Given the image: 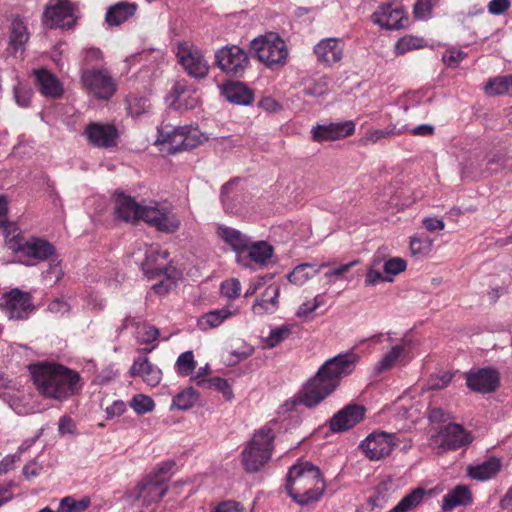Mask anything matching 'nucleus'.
I'll use <instances>...</instances> for the list:
<instances>
[{
	"label": "nucleus",
	"mask_w": 512,
	"mask_h": 512,
	"mask_svg": "<svg viewBox=\"0 0 512 512\" xmlns=\"http://www.w3.org/2000/svg\"><path fill=\"white\" fill-rule=\"evenodd\" d=\"M358 359L356 354L346 353L326 361L300 391L297 397L298 402L308 408L318 405L336 389L343 376L354 370Z\"/></svg>",
	"instance_id": "f257e3e1"
},
{
	"label": "nucleus",
	"mask_w": 512,
	"mask_h": 512,
	"mask_svg": "<svg viewBox=\"0 0 512 512\" xmlns=\"http://www.w3.org/2000/svg\"><path fill=\"white\" fill-rule=\"evenodd\" d=\"M32 375L42 395L60 401L78 394L83 387L80 374L61 364L38 365Z\"/></svg>",
	"instance_id": "f03ea898"
},
{
	"label": "nucleus",
	"mask_w": 512,
	"mask_h": 512,
	"mask_svg": "<svg viewBox=\"0 0 512 512\" xmlns=\"http://www.w3.org/2000/svg\"><path fill=\"white\" fill-rule=\"evenodd\" d=\"M285 488L297 504L304 506L318 501L326 485L317 466L307 461H298L287 472Z\"/></svg>",
	"instance_id": "7ed1b4c3"
},
{
	"label": "nucleus",
	"mask_w": 512,
	"mask_h": 512,
	"mask_svg": "<svg viewBox=\"0 0 512 512\" xmlns=\"http://www.w3.org/2000/svg\"><path fill=\"white\" fill-rule=\"evenodd\" d=\"M6 246L13 253L18 254L19 261L26 266H33L56 256V247L48 240L40 237L26 239L17 235L7 239Z\"/></svg>",
	"instance_id": "20e7f679"
},
{
	"label": "nucleus",
	"mask_w": 512,
	"mask_h": 512,
	"mask_svg": "<svg viewBox=\"0 0 512 512\" xmlns=\"http://www.w3.org/2000/svg\"><path fill=\"white\" fill-rule=\"evenodd\" d=\"M275 434L269 427L256 431L242 452V464L247 472H257L271 458Z\"/></svg>",
	"instance_id": "39448f33"
},
{
	"label": "nucleus",
	"mask_w": 512,
	"mask_h": 512,
	"mask_svg": "<svg viewBox=\"0 0 512 512\" xmlns=\"http://www.w3.org/2000/svg\"><path fill=\"white\" fill-rule=\"evenodd\" d=\"M251 51L267 67L285 64L288 51L285 42L275 33H268L251 42Z\"/></svg>",
	"instance_id": "423d86ee"
},
{
	"label": "nucleus",
	"mask_w": 512,
	"mask_h": 512,
	"mask_svg": "<svg viewBox=\"0 0 512 512\" xmlns=\"http://www.w3.org/2000/svg\"><path fill=\"white\" fill-rule=\"evenodd\" d=\"M249 57L238 45H226L215 53V64L227 75L242 76L249 66Z\"/></svg>",
	"instance_id": "0eeeda50"
},
{
	"label": "nucleus",
	"mask_w": 512,
	"mask_h": 512,
	"mask_svg": "<svg viewBox=\"0 0 512 512\" xmlns=\"http://www.w3.org/2000/svg\"><path fill=\"white\" fill-rule=\"evenodd\" d=\"M399 445L396 434L375 431L369 434L359 445L365 456L372 461L380 460L392 452Z\"/></svg>",
	"instance_id": "6e6552de"
},
{
	"label": "nucleus",
	"mask_w": 512,
	"mask_h": 512,
	"mask_svg": "<svg viewBox=\"0 0 512 512\" xmlns=\"http://www.w3.org/2000/svg\"><path fill=\"white\" fill-rule=\"evenodd\" d=\"M75 22L74 6L68 0H52L43 12V23L50 28H71Z\"/></svg>",
	"instance_id": "1a4fd4ad"
},
{
	"label": "nucleus",
	"mask_w": 512,
	"mask_h": 512,
	"mask_svg": "<svg viewBox=\"0 0 512 512\" xmlns=\"http://www.w3.org/2000/svg\"><path fill=\"white\" fill-rule=\"evenodd\" d=\"M0 308L9 319H26L33 310L29 293L12 289L0 298Z\"/></svg>",
	"instance_id": "9d476101"
},
{
	"label": "nucleus",
	"mask_w": 512,
	"mask_h": 512,
	"mask_svg": "<svg viewBox=\"0 0 512 512\" xmlns=\"http://www.w3.org/2000/svg\"><path fill=\"white\" fill-rule=\"evenodd\" d=\"M177 57L179 63L189 76L196 79H202L207 76L209 65L199 49L180 45Z\"/></svg>",
	"instance_id": "9b49d317"
},
{
	"label": "nucleus",
	"mask_w": 512,
	"mask_h": 512,
	"mask_svg": "<svg viewBox=\"0 0 512 512\" xmlns=\"http://www.w3.org/2000/svg\"><path fill=\"white\" fill-rule=\"evenodd\" d=\"M84 136L92 146L108 149L117 146L119 134L113 124L90 122L84 130Z\"/></svg>",
	"instance_id": "f8f14e48"
},
{
	"label": "nucleus",
	"mask_w": 512,
	"mask_h": 512,
	"mask_svg": "<svg viewBox=\"0 0 512 512\" xmlns=\"http://www.w3.org/2000/svg\"><path fill=\"white\" fill-rule=\"evenodd\" d=\"M168 486L163 483V478L148 476L135 488L134 497L142 506L149 507L156 504L167 492Z\"/></svg>",
	"instance_id": "ddd939ff"
},
{
	"label": "nucleus",
	"mask_w": 512,
	"mask_h": 512,
	"mask_svg": "<svg viewBox=\"0 0 512 512\" xmlns=\"http://www.w3.org/2000/svg\"><path fill=\"white\" fill-rule=\"evenodd\" d=\"M87 90L101 99L110 98L116 90L113 79L101 70H88L82 75Z\"/></svg>",
	"instance_id": "4468645a"
},
{
	"label": "nucleus",
	"mask_w": 512,
	"mask_h": 512,
	"mask_svg": "<svg viewBox=\"0 0 512 512\" xmlns=\"http://www.w3.org/2000/svg\"><path fill=\"white\" fill-rule=\"evenodd\" d=\"M365 415V408L361 405L349 404L338 411L330 420V429L340 433L347 431L361 422Z\"/></svg>",
	"instance_id": "2eb2a0df"
},
{
	"label": "nucleus",
	"mask_w": 512,
	"mask_h": 512,
	"mask_svg": "<svg viewBox=\"0 0 512 512\" xmlns=\"http://www.w3.org/2000/svg\"><path fill=\"white\" fill-rule=\"evenodd\" d=\"M169 253L166 250H162L158 246H150L145 253V260L142 263L143 273L149 279H155L159 276L164 275L167 279L171 278L168 274V268L165 263L159 262V260L166 261Z\"/></svg>",
	"instance_id": "dca6fc26"
},
{
	"label": "nucleus",
	"mask_w": 512,
	"mask_h": 512,
	"mask_svg": "<svg viewBox=\"0 0 512 512\" xmlns=\"http://www.w3.org/2000/svg\"><path fill=\"white\" fill-rule=\"evenodd\" d=\"M355 131V123L353 121H343L330 123L327 125H317L312 128V138L314 141H334L352 135Z\"/></svg>",
	"instance_id": "f3484780"
},
{
	"label": "nucleus",
	"mask_w": 512,
	"mask_h": 512,
	"mask_svg": "<svg viewBox=\"0 0 512 512\" xmlns=\"http://www.w3.org/2000/svg\"><path fill=\"white\" fill-rule=\"evenodd\" d=\"M344 41L340 38L322 39L314 46L317 61L326 66H332L343 58Z\"/></svg>",
	"instance_id": "a211bd4d"
},
{
	"label": "nucleus",
	"mask_w": 512,
	"mask_h": 512,
	"mask_svg": "<svg viewBox=\"0 0 512 512\" xmlns=\"http://www.w3.org/2000/svg\"><path fill=\"white\" fill-rule=\"evenodd\" d=\"M372 20L382 28L395 30L403 28L408 19L401 7L383 4L372 14Z\"/></svg>",
	"instance_id": "6ab92c4d"
},
{
	"label": "nucleus",
	"mask_w": 512,
	"mask_h": 512,
	"mask_svg": "<svg viewBox=\"0 0 512 512\" xmlns=\"http://www.w3.org/2000/svg\"><path fill=\"white\" fill-rule=\"evenodd\" d=\"M467 386L476 392L490 393L499 385V374L491 368H482L467 375Z\"/></svg>",
	"instance_id": "aec40b11"
},
{
	"label": "nucleus",
	"mask_w": 512,
	"mask_h": 512,
	"mask_svg": "<svg viewBox=\"0 0 512 512\" xmlns=\"http://www.w3.org/2000/svg\"><path fill=\"white\" fill-rule=\"evenodd\" d=\"M129 373L131 377H141L151 387L157 386L162 379L161 370L152 364L147 357L136 358Z\"/></svg>",
	"instance_id": "412c9836"
},
{
	"label": "nucleus",
	"mask_w": 512,
	"mask_h": 512,
	"mask_svg": "<svg viewBox=\"0 0 512 512\" xmlns=\"http://www.w3.org/2000/svg\"><path fill=\"white\" fill-rule=\"evenodd\" d=\"M143 205L138 204L131 196L125 193L115 194L114 214L117 219L125 222L139 220Z\"/></svg>",
	"instance_id": "4be33fe9"
},
{
	"label": "nucleus",
	"mask_w": 512,
	"mask_h": 512,
	"mask_svg": "<svg viewBox=\"0 0 512 512\" xmlns=\"http://www.w3.org/2000/svg\"><path fill=\"white\" fill-rule=\"evenodd\" d=\"M35 84L38 90L44 95L58 98L63 93V87L59 79L49 70L41 68L34 70Z\"/></svg>",
	"instance_id": "5701e85b"
},
{
	"label": "nucleus",
	"mask_w": 512,
	"mask_h": 512,
	"mask_svg": "<svg viewBox=\"0 0 512 512\" xmlns=\"http://www.w3.org/2000/svg\"><path fill=\"white\" fill-rule=\"evenodd\" d=\"M442 446L447 449H458L471 442V437L465 429L455 423H450L445 426L442 431Z\"/></svg>",
	"instance_id": "b1692460"
},
{
	"label": "nucleus",
	"mask_w": 512,
	"mask_h": 512,
	"mask_svg": "<svg viewBox=\"0 0 512 512\" xmlns=\"http://www.w3.org/2000/svg\"><path fill=\"white\" fill-rule=\"evenodd\" d=\"M222 94L227 101L236 105H249L254 99V94L242 82L229 81L223 85Z\"/></svg>",
	"instance_id": "393cba45"
},
{
	"label": "nucleus",
	"mask_w": 512,
	"mask_h": 512,
	"mask_svg": "<svg viewBox=\"0 0 512 512\" xmlns=\"http://www.w3.org/2000/svg\"><path fill=\"white\" fill-rule=\"evenodd\" d=\"M280 287L276 284L269 285L259 299H256L252 311L256 315L274 313L278 309Z\"/></svg>",
	"instance_id": "a878e982"
},
{
	"label": "nucleus",
	"mask_w": 512,
	"mask_h": 512,
	"mask_svg": "<svg viewBox=\"0 0 512 512\" xmlns=\"http://www.w3.org/2000/svg\"><path fill=\"white\" fill-rule=\"evenodd\" d=\"M28 39L29 33L24 21L19 17L14 18L11 23V32L9 37V54L14 56L19 51L22 52Z\"/></svg>",
	"instance_id": "bb28decb"
},
{
	"label": "nucleus",
	"mask_w": 512,
	"mask_h": 512,
	"mask_svg": "<svg viewBox=\"0 0 512 512\" xmlns=\"http://www.w3.org/2000/svg\"><path fill=\"white\" fill-rule=\"evenodd\" d=\"M217 235L237 253L246 251L251 242L247 235L226 226H219Z\"/></svg>",
	"instance_id": "cd10ccee"
},
{
	"label": "nucleus",
	"mask_w": 512,
	"mask_h": 512,
	"mask_svg": "<svg viewBox=\"0 0 512 512\" xmlns=\"http://www.w3.org/2000/svg\"><path fill=\"white\" fill-rule=\"evenodd\" d=\"M136 10L137 6L134 3L118 2L109 7L105 20L111 26H118L131 18Z\"/></svg>",
	"instance_id": "c85d7f7f"
},
{
	"label": "nucleus",
	"mask_w": 512,
	"mask_h": 512,
	"mask_svg": "<svg viewBox=\"0 0 512 512\" xmlns=\"http://www.w3.org/2000/svg\"><path fill=\"white\" fill-rule=\"evenodd\" d=\"M237 309L232 310L230 307L215 309L203 314L198 319V327L207 331L209 329L219 327L225 320L236 314Z\"/></svg>",
	"instance_id": "c756f323"
},
{
	"label": "nucleus",
	"mask_w": 512,
	"mask_h": 512,
	"mask_svg": "<svg viewBox=\"0 0 512 512\" xmlns=\"http://www.w3.org/2000/svg\"><path fill=\"white\" fill-rule=\"evenodd\" d=\"M470 503H472L470 490L466 486L458 485L443 497L442 509L451 511L457 506H466Z\"/></svg>",
	"instance_id": "7c9ffc66"
},
{
	"label": "nucleus",
	"mask_w": 512,
	"mask_h": 512,
	"mask_svg": "<svg viewBox=\"0 0 512 512\" xmlns=\"http://www.w3.org/2000/svg\"><path fill=\"white\" fill-rule=\"evenodd\" d=\"M326 264L316 265L312 263H301L294 267L286 276L287 280L294 285L302 286L308 280L316 276Z\"/></svg>",
	"instance_id": "2f4dec72"
},
{
	"label": "nucleus",
	"mask_w": 512,
	"mask_h": 512,
	"mask_svg": "<svg viewBox=\"0 0 512 512\" xmlns=\"http://www.w3.org/2000/svg\"><path fill=\"white\" fill-rule=\"evenodd\" d=\"M235 180L225 183L221 188V202L226 213L234 214L239 211L241 203V194L236 189Z\"/></svg>",
	"instance_id": "473e14b6"
},
{
	"label": "nucleus",
	"mask_w": 512,
	"mask_h": 512,
	"mask_svg": "<svg viewBox=\"0 0 512 512\" xmlns=\"http://www.w3.org/2000/svg\"><path fill=\"white\" fill-rule=\"evenodd\" d=\"M484 155L481 153H477L471 155L466 162L464 163L461 175L463 178H469L471 180H478L480 178L487 177L485 171V164L482 161Z\"/></svg>",
	"instance_id": "72a5a7b5"
},
{
	"label": "nucleus",
	"mask_w": 512,
	"mask_h": 512,
	"mask_svg": "<svg viewBox=\"0 0 512 512\" xmlns=\"http://www.w3.org/2000/svg\"><path fill=\"white\" fill-rule=\"evenodd\" d=\"M246 251L248 252V257L251 261L260 266H265L272 258L274 248L266 241H257L254 243L250 242Z\"/></svg>",
	"instance_id": "f704fd0d"
},
{
	"label": "nucleus",
	"mask_w": 512,
	"mask_h": 512,
	"mask_svg": "<svg viewBox=\"0 0 512 512\" xmlns=\"http://www.w3.org/2000/svg\"><path fill=\"white\" fill-rule=\"evenodd\" d=\"M184 131H187V126L174 128L171 132L167 133L166 136L160 133L157 142L167 144V152L169 154L184 151Z\"/></svg>",
	"instance_id": "c9c22d12"
},
{
	"label": "nucleus",
	"mask_w": 512,
	"mask_h": 512,
	"mask_svg": "<svg viewBox=\"0 0 512 512\" xmlns=\"http://www.w3.org/2000/svg\"><path fill=\"white\" fill-rule=\"evenodd\" d=\"M425 495L426 490L422 487H417L405 495L397 505L387 512H409L422 503Z\"/></svg>",
	"instance_id": "e433bc0d"
},
{
	"label": "nucleus",
	"mask_w": 512,
	"mask_h": 512,
	"mask_svg": "<svg viewBox=\"0 0 512 512\" xmlns=\"http://www.w3.org/2000/svg\"><path fill=\"white\" fill-rule=\"evenodd\" d=\"M508 156L503 151H495L485 154L483 162L487 177L497 174L506 168Z\"/></svg>",
	"instance_id": "4c0bfd02"
},
{
	"label": "nucleus",
	"mask_w": 512,
	"mask_h": 512,
	"mask_svg": "<svg viewBox=\"0 0 512 512\" xmlns=\"http://www.w3.org/2000/svg\"><path fill=\"white\" fill-rule=\"evenodd\" d=\"M500 469V462L491 459L480 465L470 467L469 476L477 480H486L494 476Z\"/></svg>",
	"instance_id": "58836bf2"
},
{
	"label": "nucleus",
	"mask_w": 512,
	"mask_h": 512,
	"mask_svg": "<svg viewBox=\"0 0 512 512\" xmlns=\"http://www.w3.org/2000/svg\"><path fill=\"white\" fill-rule=\"evenodd\" d=\"M198 397V392L193 387H188L174 396L172 408L188 410L194 406Z\"/></svg>",
	"instance_id": "ea45409f"
},
{
	"label": "nucleus",
	"mask_w": 512,
	"mask_h": 512,
	"mask_svg": "<svg viewBox=\"0 0 512 512\" xmlns=\"http://www.w3.org/2000/svg\"><path fill=\"white\" fill-rule=\"evenodd\" d=\"M197 385L202 388L214 389L221 392L223 396L230 400L233 398V391L228 381L221 377H212L209 379H200L197 381Z\"/></svg>",
	"instance_id": "a19ab883"
},
{
	"label": "nucleus",
	"mask_w": 512,
	"mask_h": 512,
	"mask_svg": "<svg viewBox=\"0 0 512 512\" xmlns=\"http://www.w3.org/2000/svg\"><path fill=\"white\" fill-rule=\"evenodd\" d=\"M406 351V346L403 345H395L391 348V350L386 353L382 359L377 363L376 370L378 372H382L385 370L391 369L395 363L400 359V357L404 356Z\"/></svg>",
	"instance_id": "79ce46f5"
},
{
	"label": "nucleus",
	"mask_w": 512,
	"mask_h": 512,
	"mask_svg": "<svg viewBox=\"0 0 512 512\" xmlns=\"http://www.w3.org/2000/svg\"><path fill=\"white\" fill-rule=\"evenodd\" d=\"M179 226L180 221L178 218L174 216L167 208H164V211L160 216V221H158L154 227L162 232L173 233L179 228Z\"/></svg>",
	"instance_id": "37998d69"
},
{
	"label": "nucleus",
	"mask_w": 512,
	"mask_h": 512,
	"mask_svg": "<svg viewBox=\"0 0 512 512\" xmlns=\"http://www.w3.org/2000/svg\"><path fill=\"white\" fill-rule=\"evenodd\" d=\"M196 367V361L192 351H186L179 355L176 361L177 372L181 376H189Z\"/></svg>",
	"instance_id": "c03bdc74"
},
{
	"label": "nucleus",
	"mask_w": 512,
	"mask_h": 512,
	"mask_svg": "<svg viewBox=\"0 0 512 512\" xmlns=\"http://www.w3.org/2000/svg\"><path fill=\"white\" fill-rule=\"evenodd\" d=\"M48 261L49 265L48 268L43 272V278L49 283L56 284L62 279L64 275L60 264L61 261L58 259L57 255Z\"/></svg>",
	"instance_id": "a18cd8bd"
},
{
	"label": "nucleus",
	"mask_w": 512,
	"mask_h": 512,
	"mask_svg": "<svg viewBox=\"0 0 512 512\" xmlns=\"http://www.w3.org/2000/svg\"><path fill=\"white\" fill-rule=\"evenodd\" d=\"M90 505L89 498H83L81 500H75L68 496L61 500L59 506V512H81L84 511Z\"/></svg>",
	"instance_id": "49530a36"
},
{
	"label": "nucleus",
	"mask_w": 512,
	"mask_h": 512,
	"mask_svg": "<svg viewBox=\"0 0 512 512\" xmlns=\"http://www.w3.org/2000/svg\"><path fill=\"white\" fill-rule=\"evenodd\" d=\"M402 129H396V126H389L385 129L369 130L366 136L363 138V143H376L382 138L389 137L391 135L401 134Z\"/></svg>",
	"instance_id": "de8ad7c7"
},
{
	"label": "nucleus",
	"mask_w": 512,
	"mask_h": 512,
	"mask_svg": "<svg viewBox=\"0 0 512 512\" xmlns=\"http://www.w3.org/2000/svg\"><path fill=\"white\" fill-rule=\"evenodd\" d=\"M130 406L137 414L142 415L151 412L154 409L155 404L149 396L138 394L132 398Z\"/></svg>",
	"instance_id": "09e8293b"
},
{
	"label": "nucleus",
	"mask_w": 512,
	"mask_h": 512,
	"mask_svg": "<svg viewBox=\"0 0 512 512\" xmlns=\"http://www.w3.org/2000/svg\"><path fill=\"white\" fill-rule=\"evenodd\" d=\"M410 250L413 256H425L432 250V241L418 236L411 237Z\"/></svg>",
	"instance_id": "8fccbe9b"
},
{
	"label": "nucleus",
	"mask_w": 512,
	"mask_h": 512,
	"mask_svg": "<svg viewBox=\"0 0 512 512\" xmlns=\"http://www.w3.org/2000/svg\"><path fill=\"white\" fill-rule=\"evenodd\" d=\"M292 333V328L288 325H283L271 330L269 336L266 339V345L269 348L276 347L282 341L287 339Z\"/></svg>",
	"instance_id": "3c124183"
},
{
	"label": "nucleus",
	"mask_w": 512,
	"mask_h": 512,
	"mask_svg": "<svg viewBox=\"0 0 512 512\" xmlns=\"http://www.w3.org/2000/svg\"><path fill=\"white\" fill-rule=\"evenodd\" d=\"M508 90L507 77L491 79L485 85V92L490 96L508 94Z\"/></svg>",
	"instance_id": "603ef678"
},
{
	"label": "nucleus",
	"mask_w": 512,
	"mask_h": 512,
	"mask_svg": "<svg viewBox=\"0 0 512 512\" xmlns=\"http://www.w3.org/2000/svg\"><path fill=\"white\" fill-rule=\"evenodd\" d=\"M422 39L414 36H405L396 42L395 50L398 54L422 47Z\"/></svg>",
	"instance_id": "864d4df0"
},
{
	"label": "nucleus",
	"mask_w": 512,
	"mask_h": 512,
	"mask_svg": "<svg viewBox=\"0 0 512 512\" xmlns=\"http://www.w3.org/2000/svg\"><path fill=\"white\" fill-rule=\"evenodd\" d=\"M406 261L400 257H393L384 262L383 270L386 276L391 277L405 271Z\"/></svg>",
	"instance_id": "5fc2aeb1"
},
{
	"label": "nucleus",
	"mask_w": 512,
	"mask_h": 512,
	"mask_svg": "<svg viewBox=\"0 0 512 512\" xmlns=\"http://www.w3.org/2000/svg\"><path fill=\"white\" fill-rule=\"evenodd\" d=\"M328 92V80L326 77H321L313 83L307 85L303 89L306 96L320 97Z\"/></svg>",
	"instance_id": "6e6d98bb"
},
{
	"label": "nucleus",
	"mask_w": 512,
	"mask_h": 512,
	"mask_svg": "<svg viewBox=\"0 0 512 512\" xmlns=\"http://www.w3.org/2000/svg\"><path fill=\"white\" fill-rule=\"evenodd\" d=\"M220 292L228 299H235L239 297L241 292L240 281L237 278H231L222 282Z\"/></svg>",
	"instance_id": "4d7b16f0"
},
{
	"label": "nucleus",
	"mask_w": 512,
	"mask_h": 512,
	"mask_svg": "<svg viewBox=\"0 0 512 512\" xmlns=\"http://www.w3.org/2000/svg\"><path fill=\"white\" fill-rule=\"evenodd\" d=\"M164 208L160 209L157 205L155 206H142L141 215H139V219L144 220L151 226H155L158 221H160V216Z\"/></svg>",
	"instance_id": "13d9d810"
},
{
	"label": "nucleus",
	"mask_w": 512,
	"mask_h": 512,
	"mask_svg": "<svg viewBox=\"0 0 512 512\" xmlns=\"http://www.w3.org/2000/svg\"><path fill=\"white\" fill-rule=\"evenodd\" d=\"M380 260L377 258L373 259L372 265L367 271L365 283L366 285H375L380 281H392V277L383 276L379 270L376 269L379 266Z\"/></svg>",
	"instance_id": "bf43d9fd"
},
{
	"label": "nucleus",
	"mask_w": 512,
	"mask_h": 512,
	"mask_svg": "<svg viewBox=\"0 0 512 512\" xmlns=\"http://www.w3.org/2000/svg\"><path fill=\"white\" fill-rule=\"evenodd\" d=\"M159 330L155 326L148 325L144 323L142 326L140 325V329H138V339L142 343H151L159 337Z\"/></svg>",
	"instance_id": "052dcab7"
},
{
	"label": "nucleus",
	"mask_w": 512,
	"mask_h": 512,
	"mask_svg": "<svg viewBox=\"0 0 512 512\" xmlns=\"http://www.w3.org/2000/svg\"><path fill=\"white\" fill-rule=\"evenodd\" d=\"M322 304L321 297L318 295L312 300L302 303L296 311V316L299 318L307 317L314 312Z\"/></svg>",
	"instance_id": "680f3d73"
},
{
	"label": "nucleus",
	"mask_w": 512,
	"mask_h": 512,
	"mask_svg": "<svg viewBox=\"0 0 512 512\" xmlns=\"http://www.w3.org/2000/svg\"><path fill=\"white\" fill-rule=\"evenodd\" d=\"M32 90L30 88L17 85L14 88V97L19 106L27 107L30 104Z\"/></svg>",
	"instance_id": "e2e57ef3"
},
{
	"label": "nucleus",
	"mask_w": 512,
	"mask_h": 512,
	"mask_svg": "<svg viewBox=\"0 0 512 512\" xmlns=\"http://www.w3.org/2000/svg\"><path fill=\"white\" fill-rule=\"evenodd\" d=\"M466 56L462 50L450 49L443 54L442 59L448 66L456 67Z\"/></svg>",
	"instance_id": "0e129e2a"
},
{
	"label": "nucleus",
	"mask_w": 512,
	"mask_h": 512,
	"mask_svg": "<svg viewBox=\"0 0 512 512\" xmlns=\"http://www.w3.org/2000/svg\"><path fill=\"white\" fill-rule=\"evenodd\" d=\"M211 512H245L243 505L234 500L220 502Z\"/></svg>",
	"instance_id": "69168bd1"
},
{
	"label": "nucleus",
	"mask_w": 512,
	"mask_h": 512,
	"mask_svg": "<svg viewBox=\"0 0 512 512\" xmlns=\"http://www.w3.org/2000/svg\"><path fill=\"white\" fill-rule=\"evenodd\" d=\"M453 375L449 372H444L441 375H437L431 378L429 382V388L432 390H441L448 386L451 382Z\"/></svg>",
	"instance_id": "338daca9"
},
{
	"label": "nucleus",
	"mask_w": 512,
	"mask_h": 512,
	"mask_svg": "<svg viewBox=\"0 0 512 512\" xmlns=\"http://www.w3.org/2000/svg\"><path fill=\"white\" fill-rule=\"evenodd\" d=\"M436 0H417L414 5V14L418 18L425 17L433 8Z\"/></svg>",
	"instance_id": "774afa93"
}]
</instances>
